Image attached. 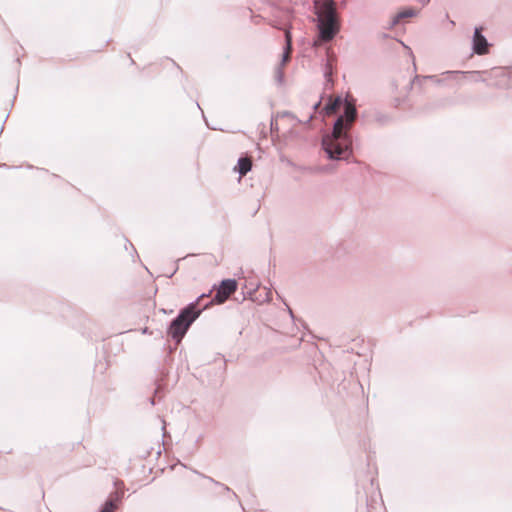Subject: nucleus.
<instances>
[{
    "instance_id": "obj_1",
    "label": "nucleus",
    "mask_w": 512,
    "mask_h": 512,
    "mask_svg": "<svg viewBox=\"0 0 512 512\" xmlns=\"http://www.w3.org/2000/svg\"><path fill=\"white\" fill-rule=\"evenodd\" d=\"M356 119V108L350 102L345 103L344 115L334 124L332 134L323 139V146L330 158L342 159L350 154L351 140L348 135Z\"/></svg>"
},
{
    "instance_id": "obj_2",
    "label": "nucleus",
    "mask_w": 512,
    "mask_h": 512,
    "mask_svg": "<svg viewBox=\"0 0 512 512\" xmlns=\"http://www.w3.org/2000/svg\"><path fill=\"white\" fill-rule=\"evenodd\" d=\"M319 37L322 41L332 40L339 31L334 2L332 0L316 1Z\"/></svg>"
},
{
    "instance_id": "obj_3",
    "label": "nucleus",
    "mask_w": 512,
    "mask_h": 512,
    "mask_svg": "<svg viewBox=\"0 0 512 512\" xmlns=\"http://www.w3.org/2000/svg\"><path fill=\"white\" fill-rule=\"evenodd\" d=\"M199 313L200 311H196V305L190 304L172 321L168 334L179 342Z\"/></svg>"
},
{
    "instance_id": "obj_4",
    "label": "nucleus",
    "mask_w": 512,
    "mask_h": 512,
    "mask_svg": "<svg viewBox=\"0 0 512 512\" xmlns=\"http://www.w3.org/2000/svg\"><path fill=\"white\" fill-rule=\"evenodd\" d=\"M237 289V282L233 279H227L221 282L215 297L214 301L221 304L225 302L231 294H233Z\"/></svg>"
},
{
    "instance_id": "obj_5",
    "label": "nucleus",
    "mask_w": 512,
    "mask_h": 512,
    "mask_svg": "<svg viewBox=\"0 0 512 512\" xmlns=\"http://www.w3.org/2000/svg\"><path fill=\"white\" fill-rule=\"evenodd\" d=\"M482 30V27L476 28L473 37V50L478 55H485L489 52V44L482 35Z\"/></svg>"
},
{
    "instance_id": "obj_6",
    "label": "nucleus",
    "mask_w": 512,
    "mask_h": 512,
    "mask_svg": "<svg viewBox=\"0 0 512 512\" xmlns=\"http://www.w3.org/2000/svg\"><path fill=\"white\" fill-rule=\"evenodd\" d=\"M252 168V160L250 157L240 158L237 165V170L241 176H245Z\"/></svg>"
},
{
    "instance_id": "obj_7",
    "label": "nucleus",
    "mask_w": 512,
    "mask_h": 512,
    "mask_svg": "<svg viewBox=\"0 0 512 512\" xmlns=\"http://www.w3.org/2000/svg\"><path fill=\"white\" fill-rule=\"evenodd\" d=\"M342 105V99L340 97H336V98H331L330 99V102L326 105L325 107V112L327 115H332L334 113H336L339 108L341 107Z\"/></svg>"
},
{
    "instance_id": "obj_8",
    "label": "nucleus",
    "mask_w": 512,
    "mask_h": 512,
    "mask_svg": "<svg viewBox=\"0 0 512 512\" xmlns=\"http://www.w3.org/2000/svg\"><path fill=\"white\" fill-rule=\"evenodd\" d=\"M285 38H286V49L283 56V61L286 62L290 58L291 53V33L290 30L287 29L285 31Z\"/></svg>"
},
{
    "instance_id": "obj_9",
    "label": "nucleus",
    "mask_w": 512,
    "mask_h": 512,
    "mask_svg": "<svg viewBox=\"0 0 512 512\" xmlns=\"http://www.w3.org/2000/svg\"><path fill=\"white\" fill-rule=\"evenodd\" d=\"M117 509L116 500L109 499L105 502L100 512H114Z\"/></svg>"
},
{
    "instance_id": "obj_10",
    "label": "nucleus",
    "mask_w": 512,
    "mask_h": 512,
    "mask_svg": "<svg viewBox=\"0 0 512 512\" xmlns=\"http://www.w3.org/2000/svg\"><path fill=\"white\" fill-rule=\"evenodd\" d=\"M413 15H414L413 10H406V11L399 13L398 17L399 18H407V17H412Z\"/></svg>"
}]
</instances>
